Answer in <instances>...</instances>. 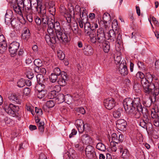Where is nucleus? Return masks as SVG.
<instances>
[{"mask_svg": "<svg viewBox=\"0 0 159 159\" xmlns=\"http://www.w3.org/2000/svg\"><path fill=\"white\" fill-rule=\"evenodd\" d=\"M138 66L140 70H146V67L142 62L139 61L138 63Z\"/></svg>", "mask_w": 159, "mask_h": 159, "instance_id": "bf43d9fd", "label": "nucleus"}, {"mask_svg": "<svg viewBox=\"0 0 159 159\" xmlns=\"http://www.w3.org/2000/svg\"><path fill=\"white\" fill-rule=\"evenodd\" d=\"M59 76L56 75L52 73L49 76V79L51 82L52 83L55 82Z\"/></svg>", "mask_w": 159, "mask_h": 159, "instance_id": "4c0bfd02", "label": "nucleus"}, {"mask_svg": "<svg viewBox=\"0 0 159 159\" xmlns=\"http://www.w3.org/2000/svg\"><path fill=\"white\" fill-rule=\"evenodd\" d=\"M82 125H81L79 126V127L82 129V130L80 131V130H78L79 132L80 133H82L85 130V129L88 126V124H84V123H83Z\"/></svg>", "mask_w": 159, "mask_h": 159, "instance_id": "4d7b16f0", "label": "nucleus"}, {"mask_svg": "<svg viewBox=\"0 0 159 159\" xmlns=\"http://www.w3.org/2000/svg\"><path fill=\"white\" fill-rule=\"evenodd\" d=\"M6 23L7 21H9L10 24L16 30H19L21 28L22 24L20 20H5Z\"/></svg>", "mask_w": 159, "mask_h": 159, "instance_id": "4468645a", "label": "nucleus"}, {"mask_svg": "<svg viewBox=\"0 0 159 159\" xmlns=\"http://www.w3.org/2000/svg\"><path fill=\"white\" fill-rule=\"evenodd\" d=\"M4 120L6 124L7 125H11L14 123L13 120L8 117H5Z\"/></svg>", "mask_w": 159, "mask_h": 159, "instance_id": "a18cd8bd", "label": "nucleus"}, {"mask_svg": "<svg viewBox=\"0 0 159 159\" xmlns=\"http://www.w3.org/2000/svg\"><path fill=\"white\" fill-rule=\"evenodd\" d=\"M7 44L6 42L0 43V52L3 53L5 52L7 49Z\"/></svg>", "mask_w": 159, "mask_h": 159, "instance_id": "473e14b6", "label": "nucleus"}, {"mask_svg": "<svg viewBox=\"0 0 159 159\" xmlns=\"http://www.w3.org/2000/svg\"><path fill=\"white\" fill-rule=\"evenodd\" d=\"M34 64L36 67H40L42 65V61L39 59H36L34 61Z\"/></svg>", "mask_w": 159, "mask_h": 159, "instance_id": "603ef678", "label": "nucleus"}, {"mask_svg": "<svg viewBox=\"0 0 159 159\" xmlns=\"http://www.w3.org/2000/svg\"><path fill=\"white\" fill-rule=\"evenodd\" d=\"M8 99L11 101L15 102L18 104H20L21 103L18 96L15 93L11 94L8 96Z\"/></svg>", "mask_w": 159, "mask_h": 159, "instance_id": "dca6fc26", "label": "nucleus"}, {"mask_svg": "<svg viewBox=\"0 0 159 159\" xmlns=\"http://www.w3.org/2000/svg\"><path fill=\"white\" fill-rule=\"evenodd\" d=\"M125 60L123 58L120 64L119 67V71L122 75H125L128 73L127 67Z\"/></svg>", "mask_w": 159, "mask_h": 159, "instance_id": "6e6552de", "label": "nucleus"}, {"mask_svg": "<svg viewBox=\"0 0 159 159\" xmlns=\"http://www.w3.org/2000/svg\"><path fill=\"white\" fill-rule=\"evenodd\" d=\"M37 80L38 83L40 82L43 80V75L39 74L36 76Z\"/></svg>", "mask_w": 159, "mask_h": 159, "instance_id": "774afa93", "label": "nucleus"}, {"mask_svg": "<svg viewBox=\"0 0 159 159\" xmlns=\"http://www.w3.org/2000/svg\"><path fill=\"white\" fill-rule=\"evenodd\" d=\"M86 34L90 36V40L92 43H97V37L96 35L91 34L90 32L89 33V31H87Z\"/></svg>", "mask_w": 159, "mask_h": 159, "instance_id": "bb28decb", "label": "nucleus"}, {"mask_svg": "<svg viewBox=\"0 0 159 159\" xmlns=\"http://www.w3.org/2000/svg\"><path fill=\"white\" fill-rule=\"evenodd\" d=\"M116 126L117 129L121 131H125L126 129L127 122L124 119L117 120L116 122Z\"/></svg>", "mask_w": 159, "mask_h": 159, "instance_id": "f8f14e48", "label": "nucleus"}, {"mask_svg": "<svg viewBox=\"0 0 159 159\" xmlns=\"http://www.w3.org/2000/svg\"><path fill=\"white\" fill-rule=\"evenodd\" d=\"M104 103L105 107L110 110L115 106L116 102L113 98H108L104 100Z\"/></svg>", "mask_w": 159, "mask_h": 159, "instance_id": "1a4fd4ad", "label": "nucleus"}, {"mask_svg": "<svg viewBox=\"0 0 159 159\" xmlns=\"http://www.w3.org/2000/svg\"><path fill=\"white\" fill-rule=\"evenodd\" d=\"M25 11L27 13L25 15L24 17L22 16L24 20H25V19L27 20H32L33 15L31 13H28L27 10Z\"/></svg>", "mask_w": 159, "mask_h": 159, "instance_id": "ea45409f", "label": "nucleus"}, {"mask_svg": "<svg viewBox=\"0 0 159 159\" xmlns=\"http://www.w3.org/2000/svg\"><path fill=\"white\" fill-rule=\"evenodd\" d=\"M17 84L19 88L23 87L25 85V80L23 79H21L18 81Z\"/></svg>", "mask_w": 159, "mask_h": 159, "instance_id": "de8ad7c7", "label": "nucleus"}, {"mask_svg": "<svg viewBox=\"0 0 159 159\" xmlns=\"http://www.w3.org/2000/svg\"><path fill=\"white\" fill-rule=\"evenodd\" d=\"M153 77L152 75L149 73H147L146 75L143 78V80H141V83L143 80H144L146 81L145 82V84H152V81Z\"/></svg>", "mask_w": 159, "mask_h": 159, "instance_id": "6ab92c4d", "label": "nucleus"}, {"mask_svg": "<svg viewBox=\"0 0 159 159\" xmlns=\"http://www.w3.org/2000/svg\"><path fill=\"white\" fill-rule=\"evenodd\" d=\"M81 140L83 143L85 144H90L93 143L92 139L87 134L83 135L81 136Z\"/></svg>", "mask_w": 159, "mask_h": 159, "instance_id": "2eb2a0df", "label": "nucleus"}, {"mask_svg": "<svg viewBox=\"0 0 159 159\" xmlns=\"http://www.w3.org/2000/svg\"><path fill=\"white\" fill-rule=\"evenodd\" d=\"M108 36L109 38H112L111 39H113L115 38L116 34L114 31L113 30H110L108 33Z\"/></svg>", "mask_w": 159, "mask_h": 159, "instance_id": "8fccbe9b", "label": "nucleus"}, {"mask_svg": "<svg viewBox=\"0 0 159 159\" xmlns=\"http://www.w3.org/2000/svg\"><path fill=\"white\" fill-rule=\"evenodd\" d=\"M39 4H38V2H37V3H35L33 4V6L31 4V11L30 12H29V11H28V13H31L32 12V11L33 10L35 11H38V9L39 8Z\"/></svg>", "mask_w": 159, "mask_h": 159, "instance_id": "58836bf2", "label": "nucleus"}, {"mask_svg": "<svg viewBox=\"0 0 159 159\" xmlns=\"http://www.w3.org/2000/svg\"><path fill=\"white\" fill-rule=\"evenodd\" d=\"M52 23L48 22V32L49 34H46L45 36V39L46 42L49 45L52 44H54L56 43V41L55 36V33L53 28Z\"/></svg>", "mask_w": 159, "mask_h": 159, "instance_id": "7ed1b4c3", "label": "nucleus"}, {"mask_svg": "<svg viewBox=\"0 0 159 159\" xmlns=\"http://www.w3.org/2000/svg\"><path fill=\"white\" fill-rule=\"evenodd\" d=\"M38 9L37 12L39 14V17L34 15V20H44L45 19H47V16L46 15V6L39 4Z\"/></svg>", "mask_w": 159, "mask_h": 159, "instance_id": "39448f33", "label": "nucleus"}, {"mask_svg": "<svg viewBox=\"0 0 159 159\" xmlns=\"http://www.w3.org/2000/svg\"><path fill=\"white\" fill-rule=\"evenodd\" d=\"M152 125L151 123L147 124V121H145L144 119L141 120L139 124V125L141 126L144 128H146L147 129V125Z\"/></svg>", "mask_w": 159, "mask_h": 159, "instance_id": "c03bdc74", "label": "nucleus"}, {"mask_svg": "<svg viewBox=\"0 0 159 159\" xmlns=\"http://www.w3.org/2000/svg\"><path fill=\"white\" fill-rule=\"evenodd\" d=\"M47 93L46 90H43L42 91H37V96L39 99L43 98Z\"/></svg>", "mask_w": 159, "mask_h": 159, "instance_id": "2f4dec72", "label": "nucleus"}, {"mask_svg": "<svg viewBox=\"0 0 159 159\" xmlns=\"http://www.w3.org/2000/svg\"><path fill=\"white\" fill-rule=\"evenodd\" d=\"M146 81L144 80H143L141 84L142 85L144 92L146 94H148L153 92V89L155 88V85L153 83L145 84Z\"/></svg>", "mask_w": 159, "mask_h": 159, "instance_id": "423d86ee", "label": "nucleus"}, {"mask_svg": "<svg viewBox=\"0 0 159 159\" xmlns=\"http://www.w3.org/2000/svg\"><path fill=\"white\" fill-rule=\"evenodd\" d=\"M57 95L55 91L53 90L51 91L48 94V97L50 99H56Z\"/></svg>", "mask_w": 159, "mask_h": 159, "instance_id": "5fc2aeb1", "label": "nucleus"}, {"mask_svg": "<svg viewBox=\"0 0 159 159\" xmlns=\"http://www.w3.org/2000/svg\"><path fill=\"white\" fill-rule=\"evenodd\" d=\"M24 56V52L23 49H20L18 53V58L22 60Z\"/></svg>", "mask_w": 159, "mask_h": 159, "instance_id": "864d4df0", "label": "nucleus"}, {"mask_svg": "<svg viewBox=\"0 0 159 159\" xmlns=\"http://www.w3.org/2000/svg\"><path fill=\"white\" fill-rule=\"evenodd\" d=\"M98 23L101 26L106 28L107 26V20H98Z\"/></svg>", "mask_w": 159, "mask_h": 159, "instance_id": "e2e57ef3", "label": "nucleus"}, {"mask_svg": "<svg viewBox=\"0 0 159 159\" xmlns=\"http://www.w3.org/2000/svg\"><path fill=\"white\" fill-rule=\"evenodd\" d=\"M36 87V89L37 91H42L43 90H46L45 89V85L41 82L38 83Z\"/></svg>", "mask_w": 159, "mask_h": 159, "instance_id": "c756f323", "label": "nucleus"}, {"mask_svg": "<svg viewBox=\"0 0 159 159\" xmlns=\"http://www.w3.org/2000/svg\"><path fill=\"white\" fill-rule=\"evenodd\" d=\"M20 46V44L18 42L14 41L12 42L9 47V51L11 54L14 55L16 54L17 50Z\"/></svg>", "mask_w": 159, "mask_h": 159, "instance_id": "9b49d317", "label": "nucleus"}, {"mask_svg": "<svg viewBox=\"0 0 159 159\" xmlns=\"http://www.w3.org/2000/svg\"><path fill=\"white\" fill-rule=\"evenodd\" d=\"M62 72H61L60 69L58 67H56L53 70V74L56 75H57L60 76V75H61V73Z\"/></svg>", "mask_w": 159, "mask_h": 159, "instance_id": "13d9d810", "label": "nucleus"}, {"mask_svg": "<svg viewBox=\"0 0 159 159\" xmlns=\"http://www.w3.org/2000/svg\"><path fill=\"white\" fill-rule=\"evenodd\" d=\"M34 70L37 73H39L43 75H44L46 73V70L45 68L41 66L40 67H35L34 68Z\"/></svg>", "mask_w": 159, "mask_h": 159, "instance_id": "aec40b11", "label": "nucleus"}, {"mask_svg": "<svg viewBox=\"0 0 159 159\" xmlns=\"http://www.w3.org/2000/svg\"><path fill=\"white\" fill-rule=\"evenodd\" d=\"M136 77L139 79L140 78L141 79V81L144 78L145 75L144 74L141 72H138L136 75Z\"/></svg>", "mask_w": 159, "mask_h": 159, "instance_id": "680f3d73", "label": "nucleus"}, {"mask_svg": "<svg viewBox=\"0 0 159 159\" xmlns=\"http://www.w3.org/2000/svg\"><path fill=\"white\" fill-rule=\"evenodd\" d=\"M84 54L86 55H90L92 54L93 52V49L90 46H88L86 48H84L83 51Z\"/></svg>", "mask_w": 159, "mask_h": 159, "instance_id": "4be33fe9", "label": "nucleus"}, {"mask_svg": "<svg viewBox=\"0 0 159 159\" xmlns=\"http://www.w3.org/2000/svg\"><path fill=\"white\" fill-rule=\"evenodd\" d=\"M84 123L83 120L81 119H78L75 122V125L78 129V130H82V129L79 127L80 125H82L83 123Z\"/></svg>", "mask_w": 159, "mask_h": 159, "instance_id": "37998d69", "label": "nucleus"}, {"mask_svg": "<svg viewBox=\"0 0 159 159\" xmlns=\"http://www.w3.org/2000/svg\"><path fill=\"white\" fill-rule=\"evenodd\" d=\"M31 1L30 0H24V9L25 11H31Z\"/></svg>", "mask_w": 159, "mask_h": 159, "instance_id": "b1692460", "label": "nucleus"}, {"mask_svg": "<svg viewBox=\"0 0 159 159\" xmlns=\"http://www.w3.org/2000/svg\"><path fill=\"white\" fill-rule=\"evenodd\" d=\"M76 23H77L76 22ZM74 34L78 36H80L81 34V31L80 30H79L78 25L77 23L76 25L74 26L72 28Z\"/></svg>", "mask_w": 159, "mask_h": 159, "instance_id": "393cba45", "label": "nucleus"}, {"mask_svg": "<svg viewBox=\"0 0 159 159\" xmlns=\"http://www.w3.org/2000/svg\"><path fill=\"white\" fill-rule=\"evenodd\" d=\"M30 31L27 28H25L24 32L22 34V38L24 39H28L30 36Z\"/></svg>", "mask_w": 159, "mask_h": 159, "instance_id": "5701e85b", "label": "nucleus"}, {"mask_svg": "<svg viewBox=\"0 0 159 159\" xmlns=\"http://www.w3.org/2000/svg\"><path fill=\"white\" fill-rule=\"evenodd\" d=\"M11 7L13 8V9L16 13L20 15L22 14V11L24 9V8H21L20 6H17L16 4L13 5Z\"/></svg>", "mask_w": 159, "mask_h": 159, "instance_id": "a878e982", "label": "nucleus"}, {"mask_svg": "<svg viewBox=\"0 0 159 159\" xmlns=\"http://www.w3.org/2000/svg\"><path fill=\"white\" fill-rule=\"evenodd\" d=\"M65 96L62 93H59L57 95L56 101L58 104L61 103L65 101Z\"/></svg>", "mask_w": 159, "mask_h": 159, "instance_id": "412c9836", "label": "nucleus"}, {"mask_svg": "<svg viewBox=\"0 0 159 159\" xmlns=\"http://www.w3.org/2000/svg\"><path fill=\"white\" fill-rule=\"evenodd\" d=\"M58 56L61 60H63L65 57V54L61 51H60L57 53Z\"/></svg>", "mask_w": 159, "mask_h": 159, "instance_id": "338daca9", "label": "nucleus"}, {"mask_svg": "<svg viewBox=\"0 0 159 159\" xmlns=\"http://www.w3.org/2000/svg\"><path fill=\"white\" fill-rule=\"evenodd\" d=\"M58 78V80L57 81L58 84L62 86H65L66 84V81L68 79L66 73L64 71L62 72L61 75L59 76Z\"/></svg>", "mask_w": 159, "mask_h": 159, "instance_id": "9d476101", "label": "nucleus"}, {"mask_svg": "<svg viewBox=\"0 0 159 159\" xmlns=\"http://www.w3.org/2000/svg\"><path fill=\"white\" fill-rule=\"evenodd\" d=\"M48 21H49L48 22H51L52 23V25H53L52 27L55 30V33L58 39L61 42H63L64 43L68 42L70 40V39L69 38V35L62 32L59 22H57V20L55 22V20H52H52Z\"/></svg>", "mask_w": 159, "mask_h": 159, "instance_id": "f03ea898", "label": "nucleus"}, {"mask_svg": "<svg viewBox=\"0 0 159 159\" xmlns=\"http://www.w3.org/2000/svg\"><path fill=\"white\" fill-rule=\"evenodd\" d=\"M84 29L85 32L86 34H87V31H89V33L90 32L92 31L90 28V24L87 21V20H86V22H85V23H84Z\"/></svg>", "mask_w": 159, "mask_h": 159, "instance_id": "7c9ffc66", "label": "nucleus"}, {"mask_svg": "<svg viewBox=\"0 0 159 159\" xmlns=\"http://www.w3.org/2000/svg\"><path fill=\"white\" fill-rule=\"evenodd\" d=\"M103 20H106L110 19L111 20V17L110 15L107 12L105 13L102 16Z\"/></svg>", "mask_w": 159, "mask_h": 159, "instance_id": "0e129e2a", "label": "nucleus"}, {"mask_svg": "<svg viewBox=\"0 0 159 159\" xmlns=\"http://www.w3.org/2000/svg\"><path fill=\"white\" fill-rule=\"evenodd\" d=\"M77 9L78 10H79L80 12V16L81 20H89L88 17L87 13L85 12L84 10L83 11L81 10V9L80 7L78 5H76L75 7V9Z\"/></svg>", "mask_w": 159, "mask_h": 159, "instance_id": "f3484780", "label": "nucleus"}, {"mask_svg": "<svg viewBox=\"0 0 159 159\" xmlns=\"http://www.w3.org/2000/svg\"><path fill=\"white\" fill-rule=\"evenodd\" d=\"M122 59L121 57L120 56H117V55H115L114 57V60L115 61V63L116 64H120L122 61Z\"/></svg>", "mask_w": 159, "mask_h": 159, "instance_id": "09e8293b", "label": "nucleus"}, {"mask_svg": "<svg viewBox=\"0 0 159 159\" xmlns=\"http://www.w3.org/2000/svg\"><path fill=\"white\" fill-rule=\"evenodd\" d=\"M116 139L118 140L115 141V142H114L117 143V144H118V143H121L123 142L124 139V136L123 135L120 134L119 135L118 137V136H117V138Z\"/></svg>", "mask_w": 159, "mask_h": 159, "instance_id": "3c124183", "label": "nucleus"}, {"mask_svg": "<svg viewBox=\"0 0 159 159\" xmlns=\"http://www.w3.org/2000/svg\"><path fill=\"white\" fill-rule=\"evenodd\" d=\"M123 104L125 111L128 114L139 118L142 114L146 119H148V109L146 107H142L139 98H134V100L130 98H126L124 100Z\"/></svg>", "mask_w": 159, "mask_h": 159, "instance_id": "f257e3e1", "label": "nucleus"}, {"mask_svg": "<svg viewBox=\"0 0 159 159\" xmlns=\"http://www.w3.org/2000/svg\"><path fill=\"white\" fill-rule=\"evenodd\" d=\"M117 144L114 142H111L110 143V148L111 151L116 152L117 149Z\"/></svg>", "mask_w": 159, "mask_h": 159, "instance_id": "a19ab883", "label": "nucleus"}, {"mask_svg": "<svg viewBox=\"0 0 159 159\" xmlns=\"http://www.w3.org/2000/svg\"><path fill=\"white\" fill-rule=\"evenodd\" d=\"M73 99L74 101L77 102V104L78 105H81L82 103L83 98L80 95L77 93L75 94L73 96Z\"/></svg>", "mask_w": 159, "mask_h": 159, "instance_id": "a211bd4d", "label": "nucleus"}, {"mask_svg": "<svg viewBox=\"0 0 159 159\" xmlns=\"http://www.w3.org/2000/svg\"><path fill=\"white\" fill-rule=\"evenodd\" d=\"M121 152H122L121 156L123 158H128L130 155L129 151L127 149H124Z\"/></svg>", "mask_w": 159, "mask_h": 159, "instance_id": "72a5a7b5", "label": "nucleus"}, {"mask_svg": "<svg viewBox=\"0 0 159 159\" xmlns=\"http://www.w3.org/2000/svg\"><path fill=\"white\" fill-rule=\"evenodd\" d=\"M46 105L48 108H52L55 106V102L53 100H49L47 102Z\"/></svg>", "mask_w": 159, "mask_h": 159, "instance_id": "49530a36", "label": "nucleus"}, {"mask_svg": "<svg viewBox=\"0 0 159 159\" xmlns=\"http://www.w3.org/2000/svg\"><path fill=\"white\" fill-rule=\"evenodd\" d=\"M38 125L39 127V131L42 132H43L44 131V122H40V125Z\"/></svg>", "mask_w": 159, "mask_h": 159, "instance_id": "69168bd1", "label": "nucleus"}, {"mask_svg": "<svg viewBox=\"0 0 159 159\" xmlns=\"http://www.w3.org/2000/svg\"><path fill=\"white\" fill-rule=\"evenodd\" d=\"M110 45L109 42L107 41H105V43L103 44L102 48L105 52L107 53L109 52L110 49Z\"/></svg>", "mask_w": 159, "mask_h": 159, "instance_id": "cd10ccee", "label": "nucleus"}, {"mask_svg": "<svg viewBox=\"0 0 159 159\" xmlns=\"http://www.w3.org/2000/svg\"><path fill=\"white\" fill-rule=\"evenodd\" d=\"M122 110L120 108H119L114 111L113 113V116L115 118H118L120 117Z\"/></svg>", "mask_w": 159, "mask_h": 159, "instance_id": "79ce46f5", "label": "nucleus"}, {"mask_svg": "<svg viewBox=\"0 0 159 159\" xmlns=\"http://www.w3.org/2000/svg\"><path fill=\"white\" fill-rule=\"evenodd\" d=\"M153 94V96L155 99H156V96H157L159 93V88L157 85H155V88L153 89V92L151 93Z\"/></svg>", "mask_w": 159, "mask_h": 159, "instance_id": "e433bc0d", "label": "nucleus"}, {"mask_svg": "<svg viewBox=\"0 0 159 159\" xmlns=\"http://www.w3.org/2000/svg\"><path fill=\"white\" fill-rule=\"evenodd\" d=\"M3 107L5 111L9 115L13 116H16V109L18 106L10 103L8 101H4Z\"/></svg>", "mask_w": 159, "mask_h": 159, "instance_id": "20e7f679", "label": "nucleus"}, {"mask_svg": "<svg viewBox=\"0 0 159 159\" xmlns=\"http://www.w3.org/2000/svg\"><path fill=\"white\" fill-rule=\"evenodd\" d=\"M151 116L152 118L154 119L158 118L159 119V111L157 112H153L152 111H151Z\"/></svg>", "mask_w": 159, "mask_h": 159, "instance_id": "6e6d98bb", "label": "nucleus"}, {"mask_svg": "<svg viewBox=\"0 0 159 159\" xmlns=\"http://www.w3.org/2000/svg\"><path fill=\"white\" fill-rule=\"evenodd\" d=\"M97 43H101L105 41V35L103 30L99 29L97 33Z\"/></svg>", "mask_w": 159, "mask_h": 159, "instance_id": "ddd939ff", "label": "nucleus"}, {"mask_svg": "<svg viewBox=\"0 0 159 159\" xmlns=\"http://www.w3.org/2000/svg\"><path fill=\"white\" fill-rule=\"evenodd\" d=\"M13 14L11 11H7L5 16V20H11L13 18Z\"/></svg>", "mask_w": 159, "mask_h": 159, "instance_id": "f704fd0d", "label": "nucleus"}, {"mask_svg": "<svg viewBox=\"0 0 159 159\" xmlns=\"http://www.w3.org/2000/svg\"><path fill=\"white\" fill-rule=\"evenodd\" d=\"M96 148L101 151H105L106 150V147L104 144L102 143H98L96 146Z\"/></svg>", "mask_w": 159, "mask_h": 159, "instance_id": "c85d7f7f", "label": "nucleus"}, {"mask_svg": "<svg viewBox=\"0 0 159 159\" xmlns=\"http://www.w3.org/2000/svg\"><path fill=\"white\" fill-rule=\"evenodd\" d=\"M86 155L89 159L95 158L96 154L93 147L90 145H88L85 149Z\"/></svg>", "mask_w": 159, "mask_h": 159, "instance_id": "0eeeda50", "label": "nucleus"}, {"mask_svg": "<svg viewBox=\"0 0 159 159\" xmlns=\"http://www.w3.org/2000/svg\"><path fill=\"white\" fill-rule=\"evenodd\" d=\"M16 4L17 6L20 7V8H24V0H16Z\"/></svg>", "mask_w": 159, "mask_h": 159, "instance_id": "052dcab7", "label": "nucleus"}, {"mask_svg": "<svg viewBox=\"0 0 159 159\" xmlns=\"http://www.w3.org/2000/svg\"><path fill=\"white\" fill-rule=\"evenodd\" d=\"M65 102L68 104H70L72 102L73 99L72 97L69 94H67L65 96Z\"/></svg>", "mask_w": 159, "mask_h": 159, "instance_id": "c9c22d12", "label": "nucleus"}]
</instances>
